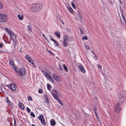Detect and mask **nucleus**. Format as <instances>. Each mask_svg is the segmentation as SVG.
Wrapping results in <instances>:
<instances>
[{
    "label": "nucleus",
    "instance_id": "nucleus-1",
    "mask_svg": "<svg viewBox=\"0 0 126 126\" xmlns=\"http://www.w3.org/2000/svg\"><path fill=\"white\" fill-rule=\"evenodd\" d=\"M118 97L119 98L118 100L119 102L116 104L114 108V111L116 112H118L121 109L120 103L123 102L125 100L123 93H121L120 92L118 93Z\"/></svg>",
    "mask_w": 126,
    "mask_h": 126
},
{
    "label": "nucleus",
    "instance_id": "nucleus-2",
    "mask_svg": "<svg viewBox=\"0 0 126 126\" xmlns=\"http://www.w3.org/2000/svg\"><path fill=\"white\" fill-rule=\"evenodd\" d=\"M42 7L41 4H36L32 5L30 8V11L33 12H37L40 10Z\"/></svg>",
    "mask_w": 126,
    "mask_h": 126
},
{
    "label": "nucleus",
    "instance_id": "nucleus-3",
    "mask_svg": "<svg viewBox=\"0 0 126 126\" xmlns=\"http://www.w3.org/2000/svg\"><path fill=\"white\" fill-rule=\"evenodd\" d=\"M9 34L10 35V39H12L13 42V45H16L17 42L16 40V35L15 34L11 31H9Z\"/></svg>",
    "mask_w": 126,
    "mask_h": 126
},
{
    "label": "nucleus",
    "instance_id": "nucleus-4",
    "mask_svg": "<svg viewBox=\"0 0 126 126\" xmlns=\"http://www.w3.org/2000/svg\"><path fill=\"white\" fill-rule=\"evenodd\" d=\"M18 70L16 73L19 77H21L25 75L26 73V69L24 68H18Z\"/></svg>",
    "mask_w": 126,
    "mask_h": 126
},
{
    "label": "nucleus",
    "instance_id": "nucleus-5",
    "mask_svg": "<svg viewBox=\"0 0 126 126\" xmlns=\"http://www.w3.org/2000/svg\"><path fill=\"white\" fill-rule=\"evenodd\" d=\"M8 18L7 15L5 14L0 13V22H4L7 21Z\"/></svg>",
    "mask_w": 126,
    "mask_h": 126
},
{
    "label": "nucleus",
    "instance_id": "nucleus-6",
    "mask_svg": "<svg viewBox=\"0 0 126 126\" xmlns=\"http://www.w3.org/2000/svg\"><path fill=\"white\" fill-rule=\"evenodd\" d=\"M69 41V38L68 36L64 35L63 38V45L65 47L67 46V45Z\"/></svg>",
    "mask_w": 126,
    "mask_h": 126
},
{
    "label": "nucleus",
    "instance_id": "nucleus-7",
    "mask_svg": "<svg viewBox=\"0 0 126 126\" xmlns=\"http://www.w3.org/2000/svg\"><path fill=\"white\" fill-rule=\"evenodd\" d=\"M25 58L32 65L35 66V64L33 62V60L29 55H26V57H25Z\"/></svg>",
    "mask_w": 126,
    "mask_h": 126
},
{
    "label": "nucleus",
    "instance_id": "nucleus-8",
    "mask_svg": "<svg viewBox=\"0 0 126 126\" xmlns=\"http://www.w3.org/2000/svg\"><path fill=\"white\" fill-rule=\"evenodd\" d=\"M38 119L41 121V123L44 125H45L46 123L44 116L40 114L38 117Z\"/></svg>",
    "mask_w": 126,
    "mask_h": 126
},
{
    "label": "nucleus",
    "instance_id": "nucleus-9",
    "mask_svg": "<svg viewBox=\"0 0 126 126\" xmlns=\"http://www.w3.org/2000/svg\"><path fill=\"white\" fill-rule=\"evenodd\" d=\"M53 78L57 82H59L61 81L60 77L58 76L55 73H53L52 74Z\"/></svg>",
    "mask_w": 126,
    "mask_h": 126
},
{
    "label": "nucleus",
    "instance_id": "nucleus-10",
    "mask_svg": "<svg viewBox=\"0 0 126 126\" xmlns=\"http://www.w3.org/2000/svg\"><path fill=\"white\" fill-rule=\"evenodd\" d=\"M7 86L8 87L9 89H10L13 91H14L16 90V86L15 84H11L7 85Z\"/></svg>",
    "mask_w": 126,
    "mask_h": 126
},
{
    "label": "nucleus",
    "instance_id": "nucleus-11",
    "mask_svg": "<svg viewBox=\"0 0 126 126\" xmlns=\"http://www.w3.org/2000/svg\"><path fill=\"white\" fill-rule=\"evenodd\" d=\"M18 106L20 108L23 110L24 109V106L23 104L22 103H19L18 104Z\"/></svg>",
    "mask_w": 126,
    "mask_h": 126
},
{
    "label": "nucleus",
    "instance_id": "nucleus-12",
    "mask_svg": "<svg viewBox=\"0 0 126 126\" xmlns=\"http://www.w3.org/2000/svg\"><path fill=\"white\" fill-rule=\"evenodd\" d=\"M50 123L51 125L52 126H55L56 124V122L53 119L51 120Z\"/></svg>",
    "mask_w": 126,
    "mask_h": 126
},
{
    "label": "nucleus",
    "instance_id": "nucleus-13",
    "mask_svg": "<svg viewBox=\"0 0 126 126\" xmlns=\"http://www.w3.org/2000/svg\"><path fill=\"white\" fill-rule=\"evenodd\" d=\"M78 68L83 72H84L85 71V69L81 65H79Z\"/></svg>",
    "mask_w": 126,
    "mask_h": 126
},
{
    "label": "nucleus",
    "instance_id": "nucleus-14",
    "mask_svg": "<svg viewBox=\"0 0 126 126\" xmlns=\"http://www.w3.org/2000/svg\"><path fill=\"white\" fill-rule=\"evenodd\" d=\"M55 34L56 35L58 38H59L60 36V34L59 32L57 31H55Z\"/></svg>",
    "mask_w": 126,
    "mask_h": 126
},
{
    "label": "nucleus",
    "instance_id": "nucleus-15",
    "mask_svg": "<svg viewBox=\"0 0 126 126\" xmlns=\"http://www.w3.org/2000/svg\"><path fill=\"white\" fill-rule=\"evenodd\" d=\"M17 17L19 20H22L23 19L24 16L19 14L17 16Z\"/></svg>",
    "mask_w": 126,
    "mask_h": 126
},
{
    "label": "nucleus",
    "instance_id": "nucleus-16",
    "mask_svg": "<svg viewBox=\"0 0 126 126\" xmlns=\"http://www.w3.org/2000/svg\"><path fill=\"white\" fill-rule=\"evenodd\" d=\"M53 96L57 100V98H59L58 97L57 95L53 93L52 94Z\"/></svg>",
    "mask_w": 126,
    "mask_h": 126
},
{
    "label": "nucleus",
    "instance_id": "nucleus-17",
    "mask_svg": "<svg viewBox=\"0 0 126 126\" xmlns=\"http://www.w3.org/2000/svg\"><path fill=\"white\" fill-rule=\"evenodd\" d=\"M13 69L15 70L16 72H17L18 70L17 69V68L16 66L15 65H13L12 66Z\"/></svg>",
    "mask_w": 126,
    "mask_h": 126
},
{
    "label": "nucleus",
    "instance_id": "nucleus-18",
    "mask_svg": "<svg viewBox=\"0 0 126 126\" xmlns=\"http://www.w3.org/2000/svg\"><path fill=\"white\" fill-rule=\"evenodd\" d=\"M58 102L62 106L63 105V102H61V100L59 99V98H57V100Z\"/></svg>",
    "mask_w": 126,
    "mask_h": 126
},
{
    "label": "nucleus",
    "instance_id": "nucleus-19",
    "mask_svg": "<svg viewBox=\"0 0 126 126\" xmlns=\"http://www.w3.org/2000/svg\"><path fill=\"white\" fill-rule=\"evenodd\" d=\"M63 67L64 70L66 72H67L68 71V69L67 67L65 65H63Z\"/></svg>",
    "mask_w": 126,
    "mask_h": 126
},
{
    "label": "nucleus",
    "instance_id": "nucleus-20",
    "mask_svg": "<svg viewBox=\"0 0 126 126\" xmlns=\"http://www.w3.org/2000/svg\"><path fill=\"white\" fill-rule=\"evenodd\" d=\"M78 15L79 16V17L80 19V20L81 21H82V16L81 15L80 13H79L78 14Z\"/></svg>",
    "mask_w": 126,
    "mask_h": 126
},
{
    "label": "nucleus",
    "instance_id": "nucleus-21",
    "mask_svg": "<svg viewBox=\"0 0 126 126\" xmlns=\"http://www.w3.org/2000/svg\"><path fill=\"white\" fill-rule=\"evenodd\" d=\"M47 87L48 90H51V86L50 84H47Z\"/></svg>",
    "mask_w": 126,
    "mask_h": 126
},
{
    "label": "nucleus",
    "instance_id": "nucleus-22",
    "mask_svg": "<svg viewBox=\"0 0 126 126\" xmlns=\"http://www.w3.org/2000/svg\"><path fill=\"white\" fill-rule=\"evenodd\" d=\"M68 9L70 13H73L74 11L72 8L70 7H68Z\"/></svg>",
    "mask_w": 126,
    "mask_h": 126
},
{
    "label": "nucleus",
    "instance_id": "nucleus-23",
    "mask_svg": "<svg viewBox=\"0 0 126 126\" xmlns=\"http://www.w3.org/2000/svg\"><path fill=\"white\" fill-rule=\"evenodd\" d=\"M9 63L11 65H14V61H12V60H11L9 61Z\"/></svg>",
    "mask_w": 126,
    "mask_h": 126
},
{
    "label": "nucleus",
    "instance_id": "nucleus-24",
    "mask_svg": "<svg viewBox=\"0 0 126 126\" xmlns=\"http://www.w3.org/2000/svg\"><path fill=\"white\" fill-rule=\"evenodd\" d=\"M71 4L72 6L74 9H75L76 8V7L75 5L74 4V2L73 1H72L71 2Z\"/></svg>",
    "mask_w": 126,
    "mask_h": 126
},
{
    "label": "nucleus",
    "instance_id": "nucleus-25",
    "mask_svg": "<svg viewBox=\"0 0 126 126\" xmlns=\"http://www.w3.org/2000/svg\"><path fill=\"white\" fill-rule=\"evenodd\" d=\"M48 79L50 82H54V81L53 80L51 77H49Z\"/></svg>",
    "mask_w": 126,
    "mask_h": 126
},
{
    "label": "nucleus",
    "instance_id": "nucleus-26",
    "mask_svg": "<svg viewBox=\"0 0 126 126\" xmlns=\"http://www.w3.org/2000/svg\"><path fill=\"white\" fill-rule=\"evenodd\" d=\"M48 52L49 53H50L51 55H54V53L52 52V51L51 50H48Z\"/></svg>",
    "mask_w": 126,
    "mask_h": 126
},
{
    "label": "nucleus",
    "instance_id": "nucleus-27",
    "mask_svg": "<svg viewBox=\"0 0 126 126\" xmlns=\"http://www.w3.org/2000/svg\"><path fill=\"white\" fill-rule=\"evenodd\" d=\"M54 45L55 47L58 46H59V44L57 43V42L55 40V42H54Z\"/></svg>",
    "mask_w": 126,
    "mask_h": 126
},
{
    "label": "nucleus",
    "instance_id": "nucleus-28",
    "mask_svg": "<svg viewBox=\"0 0 126 126\" xmlns=\"http://www.w3.org/2000/svg\"><path fill=\"white\" fill-rule=\"evenodd\" d=\"M30 114L33 117H35V115L33 112H31Z\"/></svg>",
    "mask_w": 126,
    "mask_h": 126
},
{
    "label": "nucleus",
    "instance_id": "nucleus-29",
    "mask_svg": "<svg viewBox=\"0 0 126 126\" xmlns=\"http://www.w3.org/2000/svg\"><path fill=\"white\" fill-rule=\"evenodd\" d=\"M42 72L43 73V74L45 76L47 75V74H48V73L47 72H46L44 71H42Z\"/></svg>",
    "mask_w": 126,
    "mask_h": 126
},
{
    "label": "nucleus",
    "instance_id": "nucleus-30",
    "mask_svg": "<svg viewBox=\"0 0 126 126\" xmlns=\"http://www.w3.org/2000/svg\"><path fill=\"white\" fill-rule=\"evenodd\" d=\"M43 92L42 90L41 89H39L38 90V92L40 94L42 93Z\"/></svg>",
    "mask_w": 126,
    "mask_h": 126
},
{
    "label": "nucleus",
    "instance_id": "nucleus-31",
    "mask_svg": "<svg viewBox=\"0 0 126 126\" xmlns=\"http://www.w3.org/2000/svg\"><path fill=\"white\" fill-rule=\"evenodd\" d=\"M28 29L30 31H31L32 29V27L31 26L29 25H28Z\"/></svg>",
    "mask_w": 126,
    "mask_h": 126
},
{
    "label": "nucleus",
    "instance_id": "nucleus-32",
    "mask_svg": "<svg viewBox=\"0 0 126 126\" xmlns=\"http://www.w3.org/2000/svg\"><path fill=\"white\" fill-rule=\"evenodd\" d=\"M60 71H62L63 70V68L62 67L61 65H59L58 67Z\"/></svg>",
    "mask_w": 126,
    "mask_h": 126
},
{
    "label": "nucleus",
    "instance_id": "nucleus-33",
    "mask_svg": "<svg viewBox=\"0 0 126 126\" xmlns=\"http://www.w3.org/2000/svg\"><path fill=\"white\" fill-rule=\"evenodd\" d=\"M45 77L47 79H48L49 78V77H50V76L48 74H47V75L45 76Z\"/></svg>",
    "mask_w": 126,
    "mask_h": 126
},
{
    "label": "nucleus",
    "instance_id": "nucleus-34",
    "mask_svg": "<svg viewBox=\"0 0 126 126\" xmlns=\"http://www.w3.org/2000/svg\"><path fill=\"white\" fill-rule=\"evenodd\" d=\"M82 40L85 39V40H87L88 39V38L87 36H85L82 38Z\"/></svg>",
    "mask_w": 126,
    "mask_h": 126
},
{
    "label": "nucleus",
    "instance_id": "nucleus-35",
    "mask_svg": "<svg viewBox=\"0 0 126 126\" xmlns=\"http://www.w3.org/2000/svg\"><path fill=\"white\" fill-rule=\"evenodd\" d=\"M7 103L9 104H10L11 103L10 102V101L8 99V98L7 97Z\"/></svg>",
    "mask_w": 126,
    "mask_h": 126
},
{
    "label": "nucleus",
    "instance_id": "nucleus-36",
    "mask_svg": "<svg viewBox=\"0 0 126 126\" xmlns=\"http://www.w3.org/2000/svg\"><path fill=\"white\" fill-rule=\"evenodd\" d=\"M28 100L29 101H31L32 100V97L30 96H29L28 98Z\"/></svg>",
    "mask_w": 126,
    "mask_h": 126
},
{
    "label": "nucleus",
    "instance_id": "nucleus-37",
    "mask_svg": "<svg viewBox=\"0 0 126 126\" xmlns=\"http://www.w3.org/2000/svg\"><path fill=\"white\" fill-rule=\"evenodd\" d=\"M27 110L28 112H30L31 111V110L28 107L27 108Z\"/></svg>",
    "mask_w": 126,
    "mask_h": 126
},
{
    "label": "nucleus",
    "instance_id": "nucleus-38",
    "mask_svg": "<svg viewBox=\"0 0 126 126\" xmlns=\"http://www.w3.org/2000/svg\"><path fill=\"white\" fill-rule=\"evenodd\" d=\"M97 66L99 68H102L101 66L99 64H97Z\"/></svg>",
    "mask_w": 126,
    "mask_h": 126
},
{
    "label": "nucleus",
    "instance_id": "nucleus-39",
    "mask_svg": "<svg viewBox=\"0 0 126 126\" xmlns=\"http://www.w3.org/2000/svg\"><path fill=\"white\" fill-rule=\"evenodd\" d=\"M50 39L51 40L53 41V42H55V39H53L52 38H50Z\"/></svg>",
    "mask_w": 126,
    "mask_h": 126
},
{
    "label": "nucleus",
    "instance_id": "nucleus-40",
    "mask_svg": "<svg viewBox=\"0 0 126 126\" xmlns=\"http://www.w3.org/2000/svg\"><path fill=\"white\" fill-rule=\"evenodd\" d=\"M5 30L7 31L8 32V33L9 31H11L10 30H9L8 28H5Z\"/></svg>",
    "mask_w": 126,
    "mask_h": 126
},
{
    "label": "nucleus",
    "instance_id": "nucleus-41",
    "mask_svg": "<svg viewBox=\"0 0 126 126\" xmlns=\"http://www.w3.org/2000/svg\"><path fill=\"white\" fill-rule=\"evenodd\" d=\"M14 119V126H15L16 125V120L15 118Z\"/></svg>",
    "mask_w": 126,
    "mask_h": 126
},
{
    "label": "nucleus",
    "instance_id": "nucleus-42",
    "mask_svg": "<svg viewBox=\"0 0 126 126\" xmlns=\"http://www.w3.org/2000/svg\"><path fill=\"white\" fill-rule=\"evenodd\" d=\"M79 29L80 30V32L81 34H82L83 33V32L82 29L80 28H79Z\"/></svg>",
    "mask_w": 126,
    "mask_h": 126
},
{
    "label": "nucleus",
    "instance_id": "nucleus-43",
    "mask_svg": "<svg viewBox=\"0 0 126 126\" xmlns=\"http://www.w3.org/2000/svg\"><path fill=\"white\" fill-rule=\"evenodd\" d=\"M45 100H46V101L47 103H49V101L48 100V99L47 98H46Z\"/></svg>",
    "mask_w": 126,
    "mask_h": 126
},
{
    "label": "nucleus",
    "instance_id": "nucleus-44",
    "mask_svg": "<svg viewBox=\"0 0 126 126\" xmlns=\"http://www.w3.org/2000/svg\"><path fill=\"white\" fill-rule=\"evenodd\" d=\"M3 7L2 5V4L0 3V9L2 8Z\"/></svg>",
    "mask_w": 126,
    "mask_h": 126
},
{
    "label": "nucleus",
    "instance_id": "nucleus-45",
    "mask_svg": "<svg viewBox=\"0 0 126 126\" xmlns=\"http://www.w3.org/2000/svg\"><path fill=\"white\" fill-rule=\"evenodd\" d=\"M93 110H94V113H95V114L96 113V108H95V109L94 108V109H93Z\"/></svg>",
    "mask_w": 126,
    "mask_h": 126
},
{
    "label": "nucleus",
    "instance_id": "nucleus-46",
    "mask_svg": "<svg viewBox=\"0 0 126 126\" xmlns=\"http://www.w3.org/2000/svg\"><path fill=\"white\" fill-rule=\"evenodd\" d=\"M85 48L87 49H89V47L88 46H85Z\"/></svg>",
    "mask_w": 126,
    "mask_h": 126
},
{
    "label": "nucleus",
    "instance_id": "nucleus-47",
    "mask_svg": "<svg viewBox=\"0 0 126 126\" xmlns=\"http://www.w3.org/2000/svg\"><path fill=\"white\" fill-rule=\"evenodd\" d=\"M121 0H118V1H119V3L121 5L122 4V3L121 2Z\"/></svg>",
    "mask_w": 126,
    "mask_h": 126
},
{
    "label": "nucleus",
    "instance_id": "nucleus-48",
    "mask_svg": "<svg viewBox=\"0 0 126 126\" xmlns=\"http://www.w3.org/2000/svg\"><path fill=\"white\" fill-rule=\"evenodd\" d=\"M95 114L96 116V118H97V119L98 120H99V118H98V117L97 116V115H96V113H95Z\"/></svg>",
    "mask_w": 126,
    "mask_h": 126
},
{
    "label": "nucleus",
    "instance_id": "nucleus-49",
    "mask_svg": "<svg viewBox=\"0 0 126 126\" xmlns=\"http://www.w3.org/2000/svg\"><path fill=\"white\" fill-rule=\"evenodd\" d=\"M2 44L1 43L0 44V47H2Z\"/></svg>",
    "mask_w": 126,
    "mask_h": 126
},
{
    "label": "nucleus",
    "instance_id": "nucleus-50",
    "mask_svg": "<svg viewBox=\"0 0 126 126\" xmlns=\"http://www.w3.org/2000/svg\"><path fill=\"white\" fill-rule=\"evenodd\" d=\"M93 57L94 58H96V57H97L96 56V55L95 54H94Z\"/></svg>",
    "mask_w": 126,
    "mask_h": 126
},
{
    "label": "nucleus",
    "instance_id": "nucleus-51",
    "mask_svg": "<svg viewBox=\"0 0 126 126\" xmlns=\"http://www.w3.org/2000/svg\"><path fill=\"white\" fill-rule=\"evenodd\" d=\"M60 20H61V23L63 25L64 24V23H63V21L61 20V19H60Z\"/></svg>",
    "mask_w": 126,
    "mask_h": 126
},
{
    "label": "nucleus",
    "instance_id": "nucleus-52",
    "mask_svg": "<svg viewBox=\"0 0 126 126\" xmlns=\"http://www.w3.org/2000/svg\"><path fill=\"white\" fill-rule=\"evenodd\" d=\"M54 92L56 93H58L57 91L56 90H55Z\"/></svg>",
    "mask_w": 126,
    "mask_h": 126
},
{
    "label": "nucleus",
    "instance_id": "nucleus-53",
    "mask_svg": "<svg viewBox=\"0 0 126 126\" xmlns=\"http://www.w3.org/2000/svg\"><path fill=\"white\" fill-rule=\"evenodd\" d=\"M96 61L97 59V57H96V58H95V59H94Z\"/></svg>",
    "mask_w": 126,
    "mask_h": 126
},
{
    "label": "nucleus",
    "instance_id": "nucleus-54",
    "mask_svg": "<svg viewBox=\"0 0 126 126\" xmlns=\"http://www.w3.org/2000/svg\"><path fill=\"white\" fill-rule=\"evenodd\" d=\"M31 125L32 126H36L35 125L33 124H32Z\"/></svg>",
    "mask_w": 126,
    "mask_h": 126
},
{
    "label": "nucleus",
    "instance_id": "nucleus-55",
    "mask_svg": "<svg viewBox=\"0 0 126 126\" xmlns=\"http://www.w3.org/2000/svg\"><path fill=\"white\" fill-rule=\"evenodd\" d=\"M122 16L123 18V17H124V16H123V15H122Z\"/></svg>",
    "mask_w": 126,
    "mask_h": 126
},
{
    "label": "nucleus",
    "instance_id": "nucleus-56",
    "mask_svg": "<svg viewBox=\"0 0 126 126\" xmlns=\"http://www.w3.org/2000/svg\"><path fill=\"white\" fill-rule=\"evenodd\" d=\"M93 54H95L94 53V52H93Z\"/></svg>",
    "mask_w": 126,
    "mask_h": 126
},
{
    "label": "nucleus",
    "instance_id": "nucleus-57",
    "mask_svg": "<svg viewBox=\"0 0 126 126\" xmlns=\"http://www.w3.org/2000/svg\"><path fill=\"white\" fill-rule=\"evenodd\" d=\"M20 126H22L21 125H20Z\"/></svg>",
    "mask_w": 126,
    "mask_h": 126
},
{
    "label": "nucleus",
    "instance_id": "nucleus-58",
    "mask_svg": "<svg viewBox=\"0 0 126 126\" xmlns=\"http://www.w3.org/2000/svg\"><path fill=\"white\" fill-rule=\"evenodd\" d=\"M101 0V1H102H102H103V0Z\"/></svg>",
    "mask_w": 126,
    "mask_h": 126
},
{
    "label": "nucleus",
    "instance_id": "nucleus-59",
    "mask_svg": "<svg viewBox=\"0 0 126 126\" xmlns=\"http://www.w3.org/2000/svg\"><path fill=\"white\" fill-rule=\"evenodd\" d=\"M43 36L44 37V35L43 34Z\"/></svg>",
    "mask_w": 126,
    "mask_h": 126
},
{
    "label": "nucleus",
    "instance_id": "nucleus-60",
    "mask_svg": "<svg viewBox=\"0 0 126 126\" xmlns=\"http://www.w3.org/2000/svg\"><path fill=\"white\" fill-rule=\"evenodd\" d=\"M123 19H125L124 17H123Z\"/></svg>",
    "mask_w": 126,
    "mask_h": 126
},
{
    "label": "nucleus",
    "instance_id": "nucleus-61",
    "mask_svg": "<svg viewBox=\"0 0 126 126\" xmlns=\"http://www.w3.org/2000/svg\"><path fill=\"white\" fill-rule=\"evenodd\" d=\"M73 1H75L74 0H72Z\"/></svg>",
    "mask_w": 126,
    "mask_h": 126
},
{
    "label": "nucleus",
    "instance_id": "nucleus-62",
    "mask_svg": "<svg viewBox=\"0 0 126 126\" xmlns=\"http://www.w3.org/2000/svg\"><path fill=\"white\" fill-rule=\"evenodd\" d=\"M0 51L2 52V51Z\"/></svg>",
    "mask_w": 126,
    "mask_h": 126
}]
</instances>
